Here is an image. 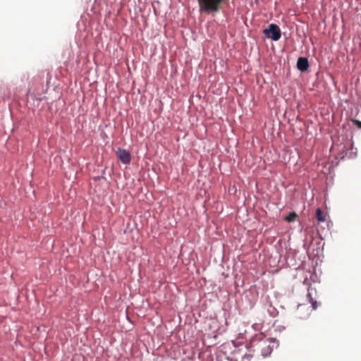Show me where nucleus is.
Returning a JSON list of instances; mask_svg holds the SVG:
<instances>
[{"label": "nucleus", "instance_id": "9d476101", "mask_svg": "<svg viewBox=\"0 0 361 361\" xmlns=\"http://www.w3.org/2000/svg\"><path fill=\"white\" fill-rule=\"evenodd\" d=\"M302 307L301 305L298 306V310H300Z\"/></svg>", "mask_w": 361, "mask_h": 361}, {"label": "nucleus", "instance_id": "39448f33", "mask_svg": "<svg viewBox=\"0 0 361 361\" xmlns=\"http://www.w3.org/2000/svg\"><path fill=\"white\" fill-rule=\"evenodd\" d=\"M316 216L317 219L319 222H324L325 221V215L323 214V212L321 209L318 208L316 210Z\"/></svg>", "mask_w": 361, "mask_h": 361}, {"label": "nucleus", "instance_id": "1a4fd4ad", "mask_svg": "<svg viewBox=\"0 0 361 361\" xmlns=\"http://www.w3.org/2000/svg\"><path fill=\"white\" fill-rule=\"evenodd\" d=\"M237 340H231V343L234 346H236L238 344L236 343Z\"/></svg>", "mask_w": 361, "mask_h": 361}, {"label": "nucleus", "instance_id": "f03ea898", "mask_svg": "<svg viewBox=\"0 0 361 361\" xmlns=\"http://www.w3.org/2000/svg\"><path fill=\"white\" fill-rule=\"evenodd\" d=\"M263 32L267 38H271L274 41H278L281 36L279 27L274 23L270 24L268 28L264 30Z\"/></svg>", "mask_w": 361, "mask_h": 361}, {"label": "nucleus", "instance_id": "423d86ee", "mask_svg": "<svg viewBox=\"0 0 361 361\" xmlns=\"http://www.w3.org/2000/svg\"><path fill=\"white\" fill-rule=\"evenodd\" d=\"M307 297L309 298V301L311 303L312 305V307L313 310H316L318 307V305H317V302L314 300L312 297V294L310 293V288L308 289V294H307Z\"/></svg>", "mask_w": 361, "mask_h": 361}, {"label": "nucleus", "instance_id": "6e6552de", "mask_svg": "<svg viewBox=\"0 0 361 361\" xmlns=\"http://www.w3.org/2000/svg\"><path fill=\"white\" fill-rule=\"evenodd\" d=\"M353 122L356 123L358 128H361V121H359L357 120H353Z\"/></svg>", "mask_w": 361, "mask_h": 361}, {"label": "nucleus", "instance_id": "7ed1b4c3", "mask_svg": "<svg viewBox=\"0 0 361 361\" xmlns=\"http://www.w3.org/2000/svg\"><path fill=\"white\" fill-rule=\"evenodd\" d=\"M116 154L122 163L125 164H130L131 161V155L128 150L125 149L118 148L116 152Z\"/></svg>", "mask_w": 361, "mask_h": 361}, {"label": "nucleus", "instance_id": "20e7f679", "mask_svg": "<svg viewBox=\"0 0 361 361\" xmlns=\"http://www.w3.org/2000/svg\"><path fill=\"white\" fill-rule=\"evenodd\" d=\"M297 67L300 71H305L309 68V63L307 58L300 57L297 61Z\"/></svg>", "mask_w": 361, "mask_h": 361}, {"label": "nucleus", "instance_id": "0eeeda50", "mask_svg": "<svg viewBox=\"0 0 361 361\" xmlns=\"http://www.w3.org/2000/svg\"><path fill=\"white\" fill-rule=\"evenodd\" d=\"M297 214L295 212H290L287 216H286L285 220L288 222L295 221L296 220Z\"/></svg>", "mask_w": 361, "mask_h": 361}, {"label": "nucleus", "instance_id": "f257e3e1", "mask_svg": "<svg viewBox=\"0 0 361 361\" xmlns=\"http://www.w3.org/2000/svg\"><path fill=\"white\" fill-rule=\"evenodd\" d=\"M199 11L202 14H216L220 12L228 0H197Z\"/></svg>", "mask_w": 361, "mask_h": 361}]
</instances>
